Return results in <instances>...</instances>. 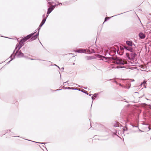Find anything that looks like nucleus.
I'll return each mask as SVG.
<instances>
[{"label":"nucleus","mask_w":151,"mask_h":151,"mask_svg":"<svg viewBox=\"0 0 151 151\" xmlns=\"http://www.w3.org/2000/svg\"><path fill=\"white\" fill-rule=\"evenodd\" d=\"M45 16V14H43V15L42 17H44Z\"/></svg>","instance_id":"aec40b11"},{"label":"nucleus","mask_w":151,"mask_h":151,"mask_svg":"<svg viewBox=\"0 0 151 151\" xmlns=\"http://www.w3.org/2000/svg\"><path fill=\"white\" fill-rule=\"evenodd\" d=\"M112 59L114 60V63L117 64H123L124 63L121 59H119L118 57H111Z\"/></svg>","instance_id":"7ed1b4c3"},{"label":"nucleus","mask_w":151,"mask_h":151,"mask_svg":"<svg viewBox=\"0 0 151 151\" xmlns=\"http://www.w3.org/2000/svg\"><path fill=\"white\" fill-rule=\"evenodd\" d=\"M40 27V26H39V27L38 28V32H39H39L40 30V27Z\"/></svg>","instance_id":"dca6fc26"},{"label":"nucleus","mask_w":151,"mask_h":151,"mask_svg":"<svg viewBox=\"0 0 151 151\" xmlns=\"http://www.w3.org/2000/svg\"><path fill=\"white\" fill-rule=\"evenodd\" d=\"M132 57H135V56H136L137 55H136V53H133L132 54Z\"/></svg>","instance_id":"ddd939ff"},{"label":"nucleus","mask_w":151,"mask_h":151,"mask_svg":"<svg viewBox=\"0 0 151 151\" xmlns=\"http://www.w3.org/2000/svg\"><path fill=\"white\" fill-rule=\"evenodd\" d=\"M109 19V17H107L106 18H105V21H106L107 19Z\"/></svg>","instance_id":"f3484780"},{"label":"nucleus","mask_w":151,"mask_h":151,"mask_svg":"<svg viewBox=\"0 0 151 151\" xmlns=\"http://www.w3.org/2000/svg\"><path fill=\"white\" fill-rule=\"evenodd\" d=\"M48 15H47V17H46V18L48 17Z\"/></svg>","instance_id":"5701e85b"},{"label":"nucleus","mask_w":151,"mask_h":151,"mask_svg":"<svg viewBox=\"0 0 151 151\" xmlns=\"http://www.w3.org/2000/svg\"><path fill=\"white\" fill-rule=\"evenodd\" d=\"M124 48L127 50H128L131 52L132 51V49L131 47L128 48L127 47H124Z\"/></svg>","instance_id":"f8f14e48"},{"label":"nucleus","mask_w":151,"mask_h":151,"mask_svg":"<svg viewBox=\"0 0 151 151\" xmlns=\"http://www.w3.org/2000/svg\"><path fill=\"white\" fill-rule=\"evenodd\" d=\"M96 57H104V56H102V55H97V56H96Z\"/></svg>","instance_id":"a211bd4d"},{"label":"nucleus","mask_w":151,"mask_h":151,"mask_svg":"<svg viewBox=\"0 0 151 151\" xmlns=\"http://www.w3.org/2000/svg\"><path fill=\"white\" fill-rule=\"evenodd\" d=\"M126 44L130 46H132V42L129 41H127Z\"/></svg>","instance_id":"9d476101"},{"label":"nucleus","mask_w":151,"mask_h":151,"mask_svg":"<svg viewBox=\"0 0 151 151\" xmlns=\"http://www.w3.org/2000/svg\"><path fill=\"white\" fill-rule=\"evenodd\" d=\"M55 6H51L50 7H51V8H53V10L54 9V8L55 7Z\"/></svg>","instance_id":"4468645a"},{"label":"nucleus","mask_w":151,"mask_h":151,"mask_svg":"<svg viewBox=\"0 0 151 151\" xmlns=\"http://www.w3.org/2000/svg\"><path fill=\"white\" fill-rule=\"evenodd\" d=\"M61 4V5H62V3H59V4Z\"/></svg>","instance_id":"4be33fe9"},{"label":"nucleus","mask_w":151,"mask_h":151,"mask_svg":"<svg viewBox=\"0 0 151 151\" xmlns=\"http://www.w3.org/2000/svg\"><path fill=\"white\" fill-rule=\"evenodd\" d=\"M11 130L10 129H8V130H6L3 131L2 132V134L3 135H4L6 134L9 132L11 131Z\"/></svg>","instance_id":"6e6552de"},{"label":"nucleus","mask_w":151,"mask_h":151,"mask_svg":"<svg viewBox=\"0 0 151 151\" xmlns=\"http://www.w3.org/2000/svg\"><path fill=\"white\" fill-rule=\"evenodd\" d=\"M139 38L142 39H144L145 37V34L142 32L139 33Z\"/></svg>","instance_id":"39448f33"},{"label":"nucleus","mask_w":151,"mask_h":151,"mask_svg":"<svg viewBox=\"0 0 151 151\" xmlns=\"http://www.w3.org/2000/svg\"><path fill=\"white\" fill-rule=\"evenodd\" d=\"M106 55H107L106 54V55H106Z\"/></svg>","instance_id":"a878e982"},{"label":"nucleus","mask_w":151,"mask_h":151,"mask_svg":"<svg viewBox=\"0 0 151 151\" xmlns=\"http://www.w3.org/2000/svg\"><path fill=\"white\" fill-rule=\"evenodd\" d=\"M48 3H50V2H48Z\"/></svg>","instance_id":"bb28decb"},{"label":"nucleus","mask_w":151,"mask_h":151,"mask_svg":"<svg viewBox=\"0 0 151 151\" xmlns=\"http://www.w3.org/2000/svg\"><path fill=\"white\" fill-rule=\"evenodd\" d=\"M37 32V31H36L34 33L31 34L27 35V36L25 37V38H26V39H27V40H28V39L30 38L31 37H32L33 35H34V34L35 33Z\"/></svg>","instance_id":"423d86ee"},{"label":"nucleus","mask_w":151,"mask_h":151,"mask_svg":"<svg viewBox=\"0 0 151 151\" xmlns=\"http://www.w3.org/2000/svg\"><path fill=\"white\" fill-rule=\"evenodd\" d=\"M46 18H45L42 20V22L40 23V27H42V26L45 23V22L46 20Z\"/></svg>","instance_id":"0eeeda50"},{"label":"nucleus","mask_w":151,"mask_h":151,"mask_svg":"<svg viewBox=\"0 0 151 151\" xmlns=\"http://www.w3.org/2000/svg\"><path fill=\"white\" fill-rule=\"evenodd\" d=\"M146 84V81H144L143 82V83H141V85H142L143 84Z\"/></svg>","instance_id":"2eb2a0df"},{"label":"nucleus","mask_w":151,"mask_h":151,"mask_svg":"<svg viewBox=\"0 0 151 151\" xmlns=\"http://www.w3.org/2000/svg\"><path fill=\"white\" fill-rule=\"evenodd\" d=\"M77 52L78 53H85L90 54L94 53V50L91 49L90 47L88 49H81L76 50Z\"/></svg>","instance_id":"f03ea898"},{"label":"nucleus","mask_w":151,"mask_h":151,"mask_svg":"<svg viewBox=\"0 0 151 151\" xmlns=\"http://www.w3.org/2000/svg\"><path fill=\"white\" fill-rule=\"evenodd\" d=\"M27 40V39L25 38V37L21 39V41L19 42L18 45H17L16 49H17V50L16 52L15 55H13L12 54L10 57H13V56H14V57H15V56L17 57H23L24 55L23 53L20 52H18V51L19 50L20 48H21L24 45V43Z\"/></svg>","instance_id":"f257e3e1"},{"label":"nucleus","mask_w":151,"mask_h":151,"mask_svg":"<svg viewBox=\"0 0 151 151\" xmlns=\"http://www.w3.org/2000/svg\"><path fill=\"white\" fill-rule=\"evenodd\" d=\"M109 55H110L113 56L112 55H110V54H109Z\"/></svg>","instance_id":"b1692460"},{"label":"nucleus","mask_w":151,"mask_h":151,"mask_svg":"<svg viewBox=\"0 0 151 151\" xmlns=\"http://www.w3.org/2000/svg\"><path fill=\"white\" fill-rule=\"evenodd\" d=\"M50 1V0H47V1Z\"/></svg>","instance_id":"393cba45"},{"label":"nucleus","mask_w":151,"mask_h":151,"mask_svg":"<svg viewBox=\"0 0 151 151\" xmlns=\"http://www.w3.org/2000/svg\"><path fill=\"white\" fill-rule=\"evenodd\" d=\"M143 84L145 88H146V84Z\"/></svg>","instance_id":"6ab92c4d"},{"label":"nucleus","mask_w":151,"mask_h":151,"mask_svg":"<svg viewBox=\"0 0 151 151\" xmlns=\"http://www.w3.org/2000/svg\"><path fill=\"white\" fill-rule=\"evenodd\" d=\"M102 58L101 59H102V60H104V61H106V60L108 59H112L111 57H101Z\"/></svg>","instance_id":"1a4fd4ad"},{"label":"nucleus","mask_w":151,"mask_h":151,"mask_svg":"<svg viewBox=\"0 0 151 151\" xmlns=\"http://www.w3.org/2000/svg\"><path fill=\"white\" fill-rule=\"evenodd\" d=\"M39 36V32H38L36 35L34 36H33L30 40V41H32L33 40H36Z\"/></svg>","instance_id":"20e7f679"},{"label":"nucleus","mask_w":151,"mask_h":151,"mask_svg":"<svg viewBox=\"0 0 151 151\" xmlns=\"http://www.w3.org/2000/svg\"><path fill=\"white\" fill-rule=\"evenodd\" d=\"M53 8H51V7H50L48 9L47 14H50Z\"/></svg>","instance_id":"9b49d317"},{"label":"nucleus","mask_w":151,"mask_h":151,"mask_svg":"<svg viewBox=\"0 0 151 151\" xmlns=\"http://www.w3.org/2000/svg\"><path fill=\"white\" fill-rule=\"evenodd\" d=\"M129 58V59H131L132 58H132V57H128Z\"/></svg>","instance_id":"412c9836"}]
</instances>
